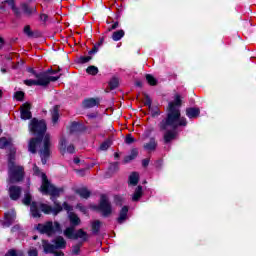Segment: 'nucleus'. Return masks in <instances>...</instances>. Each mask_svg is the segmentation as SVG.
I'll return each instance as SVG.
<instances>
[{"instance_id":"8","label":"nucleus","mask_w":256,"mask_h":256,"mask_svg":"<svg viewBox=\"0 0 256 256\" xmlns=\"http://www.w3.org/2000/svg\"><path fill=\"white\" fill-rule=\"evenodd\" d=\"M5 5H9L16 17H21V10L15 6V0H0V9H5Z\"/></svg>"},{"instance_id":"35","label":"nucleus","mask_w":256,"mask_h":256,"mask_svg":"<svg viewBox=\"0 0 256 256\" xmlns=\"http://www.w3.org/2000/svg\"><path fill=\"white\" fill-rule=\"evenodd\" d=\"M111 147V142L110 141H105L100 145L101 151H107V149Z\"/></svg>"},{"instance_id":"58","label":"nucleus","mask_w":256,"mask_h":256,"mask_svg":"<svg viewBox=\"0 0 256 256\" xmlns=\"http://www.w3.org/2000/svg\"><path fill=\"white\" fill-rule=\"evenodd\" d=\"M115 199H116V201H118L119 199H121V197H119V196H116V198H115Z\"/></svg>"},{"instance_id":"42","label":"nucleus","mask_w":256,"mask_h":256,"mask_svg":"<svg viewBox=\"0 0 256 256\" xmlns=\"http://www.w3.org/2000/svg\"><path fill=\"white\" fill-rule=\"evenodd\" d=\"M81 63H89L91 61V56H83L80 58Z\"/></svg>"},{"instance_id":"47","label":"nucleus","mask_w":256,"mask_h":256,"mask_svg":"<svg viewBox=\"0 0 256 256\" xmlns=\"http://www.w3.org/2000/svg\"><path fill=\"white\" fill-rule=\"evenodd\" d=\"M33 171H34L35 175L41 174V172L39 171V167H37V165L34 166Z\"/></svg>"},{"instance_id":"17","label":"nucleus","mask_w":256,"mask_h":256,"mask_svg":"<svg viewBox=\"0 0 256 256\" xmlns=\"http://www.w3.org/2000/svg\"><path fill=\"white\" fill-rule=\"evenodd\" d=\"M144 149H146V151H155L157 149L155 138H151L150 141L144 145Z\"/></svg>"},{"instance_id":"24","label":"nucleus","mask_w":256,"mask_h":256,"mask_svg":"<svg viewBox=\"0 0 256 256\" xmlns=\"http://www.w3.org/2000/svg\"><path fill=\"white\" fill-rule=\"evenodd\" d=\"M143 195V187L138 186L133 194L132 200L133 201H139Z\"/></svg>"},{"instance_id":"1","label":"nucleus","mask_w":256,"mask_h":256,"mask_svg":"<svg viewBox=\"0 0 256 256\" xmlns=\"http://www.w3.org/2000/svg\"><path fill=\"white\" fill-rule=\"evenodd\" d=\"M181 96L179 94L175 95L174 101L170 102L168 105L167 117L162 120L159 124L160 131H163L164 143H171L177 139L178 127H187V118L181 116Z\"/></svg>"},{"instance_id":"31","label":"nucleus","mask_w":256,"mask_h":256,"mask_svg":"<svg viewBox=\"0 0 256 256\" xmlns=\"http://www.w3.org/2000/svg\"><path fill=\"white\" fill-rule=\"evenodd\" d=\"M146 81H147V83H149L151 86L157 85V79H155V77H153V75H151V74H147V75H146Z\"/></svg>"},{"instance_id":"23","label":"nucleus","mask_w":256,"mask_h":256,"mask_svg":"<svg viewBox=\"0 0 256 256\" xmlns=\"http://www.w3.org/2000/svg\"><path fill=\"white\" fill-rule=\"evenodd\" d=\"M125 37V31L124 30H118L113 32L112 39L113 41H121Z\"/></svg>"},{"instance_id":"18","label":"nucleus","mask_w":256,"mask_h":256,"mask_svg":"<svg viewBox=\"0 0 256 256\" xmlns=\"http://www.w3.org/2000/svg\"><path fill=\"white\" fill-rule=\"evenodd\" d=\"M77 195L81 196L83 199H88L91 196V192L87 188L76 189Z\"/></svg>"},{"instance_id":"61","label":"nucleus","mask_w":256,"mask_h":256,"mask_svg":"<svg viewBox=\"0 0 256 256\" xmlns=\"http://www.w3.org/2000/svg\"><path fill=\"white\" fill-rule=\"evenodd\" d=\"M103 42H100L99 45H101Z\"/></svg>"},{"instance_id":"48","label":"nucleus","mask_w":256,"mask_h":256,"mask_svg":"<svg viewBox=\"0 0 256 256\" xmlns=\"http://www.w3.org/2000/svg\"><path fill=\"white\" fill-rule=\"evenodd\" d=\"M63 207L66 211H71V206H69V204H67V202H64Z\"/></svg>"},{"instance_id":"29","label":"nucleus","mask_w":256,"mask_h":256,"mask_svg":"<svg viewBox=\"0 0 256 256\" xmlns=\"http://www.w3.org/2000/svg\"><path fill=\"white\" fill-rule=\"evenodd\" d=\"M137 155H139V152L137 151V149L132 150L131 155L127 156L124 159V162L129 163V161H133V159H135V157H137Z\"/></svg>"},{"instance_id":"6","label":"nucleus","mask_w":256,"mask_h":256,"mask_svg":"<svg viewBox=\"0 0 256 256\" xmlns=\"http://www.w3.org/2000/svg\"><path fill=\"white\" fill-rule=\"evenodd\" d=\"M34 73L39 87H47L49 83L58 81L60 76H51L49 72Z\"/></svg>"},{"instance_id":"46","label":"nucleus","mask_w":256,"mask_h":256,"mask_svg":"<svg viewBox=\"0 0 256 256\" xmlns=\"http://www.w3.org/2000/svg\"><path fill=\"white\" fill-rule=\"evenodd\" d=\"M149 161H150L149 158L142 160L143 167H147L149 165Z\"/></svg>"},{"instance_id":"51","label":"nucleus","mask_w":256,"mask_h":256,"mask_svg":"<svg viewBox=\"0 0 256 256\" xmlns=\"http://www.w3.org/2000/svg\"><path fill=\"white\" fill-rule=\"evenodd\" d=\"M3 45H5V41L0 37V49H3Z\"/></svg>"},{"instance_id":"27","label":"nucleus","mask_w":256,"mask_h":256,"mask_svg":"<svg viewBox=\"0 0 256 256\" xmlns=\"http://www.w3.org/2000/svg\"><path fill=\"white\" fill-rule=\"evenodd\" d=\"M100 229H101V222L98 220L94 221L92 223V233H94V235H97Z\"/></svg>"},{"instance_id":"49","label":"nucleus","mask_w":256,"mask_h":256,"mask_svg":"<svg viewBox=\"0 0 256 256\" xmlns=\"http://www.w3.org/2000/svg\"><path fill=\"white\" fill-rule=\"evenodd\" d=\"M73 254H74V255H79V246H74V248H73Z\"/></svg>"},{"instance_id":"50","label":"nucleus","mask_w":256,"mask_h":256,"mask_svg":"<svg viewBox=\"0 0 256 256\" xmlns=\"http://www.w3.org/2000/svg\"><path fill=\"white\" fill-rule=\"evenodd\" d=\"M40 19L41 21H47V14H41Z\"/></svg>"},{"instance_id":"44","label":"nucleus","mask_w":256,"mask_h":256,"mask_svg":"<svg viewBox=\"0 0 256 256\" xmlns=\"http://www.w3.org/2000/svg\"><path fill=\"white\" fill-rule=\"evenodd\" d=\"M67 153H75V146H73V145L68 146Z\"/></svg>"},{"instance_id":"9","label":"nucleus","mask_w":256,"mask_h":256,"mask_svg":"<svg viewBox=\"0 0 256 256\" xmlns=\"http://www.w3.org/2000/svg\"><path fill=\"white\" fill-rule=\"evenodd\" d=\"M42 247L46 253H54L55 256H63V252H55V245L49 243L47 240L42 241Z\"/></svg>"},{"instance_id":"53","label":"nucleus","mask_w":256,"mask_h":256,"mask_svg":"<svg viewBox=\"0 0 256 256\" xmlns=\"http://www.w3.org/2000/svg\"><path fill=\"white\" fill-rule=\"evenodd\" d=\"M89 53H97V47L94 46V48Z\"/></svg>"},{"instance_id":"52","label":"nucleus","mask_w":256,"mask_h":256,"mask_svg":"<svg viewBox=\"0 0 256 256\" xmlns=\"http://www.w3.org/2000/svg\"><path fill=\"white\" fill-rule=\"evenodd\" d=\"M74 163L76 165H79V163H81V160L79 158H74Z\"/></svg>"},{"instance_id":"16","label":"nucleus","mask_w":256,"mask_h":256,"mask_svg":"<svg viewBox=\"0 0 256 256\" xmlns=\"http://www.w3.org/2000/svg\"><path fill=\"white\" fill-rule=\"evenodd\" d=\"M54 247L56 249H65L66 245H67V242L65 241V239L61 236L57 237L55 240H54Z\"/></svg>"},{"instance_id":"14","label":"nucleus","mask_w":256,"mask_h":256,"mask_svg":"<svg viewBox=\"0 0 256 256\" xmlns=\"http://www.w3.org/2000/svg\"><path fill=\"white\" fill-rule=\"evenodd\" d=\"M127 213H129V207L124 206L122 207L119 217L117 219L118 223H125V221H127Z\"/></svg>"},{"instance_id":"19","label":"nucleus","mask_w":256,"mask_h":256,"mask_svg":"<svg viewBox=\"0 0 256 256\" xmlns=\"http://www.w3.org/2000/svg\"><path fill=\"white\" fill-rule=\"evenodd\" d=\"M89 235L83 229H79L74 236V239H82V241H87Z\"/></svg>"},{"instance_id":"12","label":"nucleus","mask_w":256,"mask_h":256,"mask_svg":"<svg viewBox=\"0 0 256 256\" xmlns=\"http://www.w3.org/2000/svg\"><path fill=\"white\" fill-rule=\"evenodd\" d=\"M17 215L15 214V211H11L8 213H5L4 215V227H10V225H13L15 223V218Z\"/></svg>"},{"instance_id":"32","label":"nucleus","mask_w":256,"mask_h":256,"mask_svg":"<svg viewBox=\"0 0 256 256\" xmlns=\"http://www.w3.org/2000/svg\"><path fill=\"white\" fill-rule=\"evenodd\" d=\"M86 72L88 73V75H97V73H99V68L95 66H89L86 69Z\"/></svg>"},{"instance_id":"56","label":"nucleus","mask_w":256,"mask_h":256,"mask_svg":"<svg viewBox=\"0 0 256 256\" xmlns=\"http://www.w3.org/2000/svg\"><path fill=\"white\" fill-rule=\"evenodd\" d=\"M2 73H7V70L5 68L1 69Z\"/></svg>"},{"instance_id":"59","label":"nucleus","mask_w":256,"mask_h":256,"mask_svg":"<svg viewBox=\"0 0 256 256\" xmlns=\"http://www.w3.org/2000/svg\"><path fill=\"white\" fill-rule=\"evenodd\" d=\"M3 133V130H1V128H0V135Z\"/></svg>"},{"instance_id":"10","label":"nucleus","mask_w":256,"mask_h":256,"mask_svg":"<svg viewBox=\"0 0 256 256\" xmlns=\"http://www.w3.org/2000/svg\"><path fill=\"white\" fill-rule=\"evenodd\" d=\"M31 104L25 103L21 106V119L27 121V119H31Z\"/></svg>"},{"instance_id":"25","label":"nucleus","mask_w":256,"mask_h":256,"mask_svg":"<svg viewBox=\"0 0 256 256\" xmlns=\"http://www.w3.org/2000/svg\"><path fill=\"white\" fill-rule=\"evenodd\" d=\"M7 147H11V139L6 137L0 138V149H7Z\"/></svg>"},{"instance_id":"36","label":"nucleus","mask_w":256,"mask_h":256,"mask_svg":"<svg viewBox=\"0 0 256 256\" xmlns=\"http://www.w3.org/2000/svg\"><path fill=\"white\" fill-rule=\"evenodd\" d=\"M125 143H127V145H131V143H135V138H133L131 134H127L125 138Z\"/></svg>"},{"instance_id":"20","label":"nucleus","mask_w":256,"mask_h":256,"mask_svg":"<svg viewBox=\"0 0 256 256\" xmlns=\"http://www.w3.org/2000/svg\"><path fill=\"white\" fill-rule=\"evenodd\" d=\"M84 107H87L88 109H91V107H96V105H99V102L95 98L87 99L83 102Z\"/></svg>"},{"instance_id":"7","label":"nucleus","mask_w":256,"mask_h":256,"mask_svg":"<svg viewBox=\"0 0 256 256\" xmlns=\"http://www.w3.org/2000/svg\"><path fill=\"white\" fill-rule=\"evenodd\" d=\"M99 209L104 217H109L113 213L111 202H109V198L105 194L100 197Z\"/></svg>"},{"instance_id":"30","label":"nucleus","mask_w":256,"mask_h":256,"mask_svg":"<svg viewBox=\"0 0 256 256\" xmlns=\"http://www.w3.org/2000/svg\"><path fill=\"white\" fill-rule=\"evenodd\" d=\"M108 85L111 91H113V89H117V87H119V79L112 78Z\"/></svg>"},{"instance_id":"38","label":"nucleus","mask_w":256,"mask_h":256,"mask_svg":"<svg viewBox=\"0 0 256 256\" xmlns=\"http://www.w3.org/2000/svg\"><path fill=\"white\" fill-rule=\"evenodd\" d=\"M28 256H39V252L37 251V248L31 247L28 250Z\"/></svg>"},{"instance_id":"2","label":"nucleus","mask_w":256,"mask_h":256,"mask_svg":"<svg viewBox=\"0 0 256 256\" xmlns=\"http://www.w3.org/2000/svg\"><path fill=\"white\" fill-rule=\"evenodd\" d=\"M29 130L34 135H38L41 138H31L28 143V150L30 153H39L43 165L47 163L51 155V135L45 134L47 131V124L45 120H38L33 118L30 121Z\"/></svg>"},{"instance_id":"21","label":"nucleus","mask_w":256,"mask_h":256,"mask_svg":"<svg viewBox=\"0 0 256 256\" xmlns=\"http://www.w3.org/2000/svg\"><path fill=\"white\" fill-rule=\"evenodd\" d=\"M52 115V123L55 125L57 121H59V106H54L51 112Z\"/></svg>"},{"instance_id":"33","label":"nucleus","mask_w":256,"mask_h":256,"mask_svg":"<svg viewBox=\"0 0 256 256\" xmlns=\"http://www.w3.org/2000/svg\"><path fill=\"white\" fill-rule=\"evenodd\" d=\"M24 85H27L28 87H33V85L39 86L37 83V79L36 80H33V79L24 80Z\"/></svg>"},{"instance_id":"39","label":"nucleus","mask_w":256,"mask_h":256,"mask_svg":"<svg viewBox=\"0 0 256 256\" xmlns=\"http://www.w3.org/2000/svg\"><path fill=\"white\" fill-rule=\"evenodd\" d=\"M24 33L28 37H33V32L31 31V26L27 25L24 27Z\"/></svg>"},{"instance_id":"3","label":"nucleus","mask_w":256,"mask_h":256,"mask_svg":"<svg viewBox=\"0 0 256 256\" xmlns=\"http://www.w3.org/2000/svg\"><path fill=\"white\" fill-rule=\"evenodd\" d=\"M40 175L42 177V185L40 187V191L45 195H51V199L52 201H54V208L47 204L32 202L30 206V213L34 218L41 217V211L46 215H49L51 213H53V215H57L58 213H61V211H63V206L55 201V197H59V195L63 193V188H57L53 184H51V182H49V180L47 179V175H45V173H40Z\"/></svg>"},{"instance_id":"54","label":"nucleus","mask_w":256,"mask_h":256,"mask_svg":"<svg viewBox=\"0 0 256 256\" xmlns=\"http://www.w3.org/2000/svg\"><path fill=\"white\" fill-rule=\"evenodd\" d=\"M78 173H79V175H80L81 177H83V173H85V170H80V171H78Z\"/></svg>"},{"instance_id":"13","label":"nucleus","mask_w":256,"mask_h":256,"mask_svg":"<svg viewBox=\"0 0 256 256\" xmlns=\"http://www.w3.org/2000/svg\"><path fill=\"white\" fill-rule=\"evenodd\" d=\"M20 7H21L23 13H25V15L31 16V15H33V13H37V8L31 7L27 3H22L20 5Z\"/></svg>"},{"instance_id":"57","label":"nucleus","mask_w":256,"mask_h":256,"mask_svg":"<svg viewBox=\"0 0 256 256\" xmlns=\"http://www.w3.org/2000/svg\"><path fill=\"white\" fill-rule=\"evenodd\" d=\"M3 97V90L0 89V99Z\"/></svg>"},{"instance_id":"40","label":"nucleus","mask_w":256,"mask_h":256,"mask_svg":"<svg viewBox=\"0 0 256 256\" xmlns=\"http://www.w3.org/2000/svg\"><path fill=\"white\" fill-rule=\"evenodd\" d=\"M24 205H31V194H26L23 199Z\"/></svg>"},{"instance_id":"41","label":"nucleus","mask_w":256,"mask_h":256,"mask_svg":"<svg viewBox=\"0 0 256 256\" xmlns=\"http://www.w3.org/2000/svg\"><path fill=\"white\" fill-rule=\"evenodd\" d=\"M117 27H119V22H114V23L111 25V27H109V28L107 29V31L111 32V31L117 29Z\"/></svg>"},{"instance_id":"15","label":"nucleus","mask_w":256,"mask_h":256,"mask_svg":"<svg viewBox=\"0 0 256 256\" xmlns=\"http://www.w3.org/2000/svg\"><path fill=\"white\" fill-rule=\"evenodd\" d=\"M201 113L199 108H188L186 110V115L189 117V119H195L197 116Z\"/></svg>"},{"instance_id":"45","label":"nucleus","mask_w":256,"mask_h":256,"mask_svg":"<svg viewBox=\"0 0 256 256\" xmlns=\"http://www.w3.org/2000/svg\"><path fill=\"white\" fill-rule=\"evenodd\" d=\"M75 129H79V124L76 122L72 123L70 130L74 131Z\"/></svg>"},{"instance_id":"43","label":"nucleus","mask_w":256,"mask_h":256,"mask_svg":"<svg viewBox=\"0 0 256 256\" xmlns=\"http://www.w3.org/2000/svg\"><path fill=\"white\" fill-rule=\"evenodd\" d=\"M59 71H61V70L60 69H58V70L50 69V70L46 71V73H48V75H55L56 73H59Z\"/></svg>"},{"instance_id":"4","label":"nucleus","mask_w":256,"mask_h":256,"mask_svg":"<svg viewBox=\"0 0 256 256\" xmlns=\"http://www.w3.org/2000/svg\"><path fill=\"white\" fill-rule=\"evenodd\" d=\"M8 169V183H19V181H23V177H25V168L15 164V154L9 156Z\"/></svg>"},{"instance_id":"34","label":"nucleus","mask_w":256,"mask_h":256,"mask_svg":"<svg viewBox=\"0 0 256 256\" xmlns=\"http://www.w3.org/2000/svg\"><path fill=\"white\" fill-rule=\"evenodd\" d=\"M66 146H67V140H65V138H61V140H60L61 153H65Z\"/></svg>"},{"instance_id":"37","label":"nucleus","mask_w":256,"mask_h":256,"mask_svg":"<svg viewBox=\"0 0 256 256\" xmlns=\"http://www.w3.org/2000/svg\"><path fill=\"white\" fill-rule=\"evenodd\" d=\"M24 97H25V93H23L22 91H18L15 93V99L17 101H23Z\"/></svg>"},{"instance_id":"5","label":"nucleus","mask_w":256,"mask_h":256,"mask_svg":"<svg viewBox=\"0 0 256 256\" xmlns=\"http://www.w3.org/2000/svg\"><path fill=\"white\" fill-rule=\"evenodd\" d=\"M36 229L40 233L52 237L55 233H61V224H59V222L48 221L44 224H38Z\"/></svg>"},{"instance_id":"55","label":"nucleus","mask_w":256,"mask_h":256,"mask_svg":"<svg viewBox=\"0 0 256 256\" xmlns=\"http://www.w3.org/2000/svg\"><path fill=\"white\" fill-rule=\"evenodd\" d=\"M114 157H115L116 159H119V153L116 152V153L114 154Z\"/></svg>"},{"instance_id":"11","label":"nucleus","mask_w":256,"mask_h":256,"mask_svg":"<svg viewBox=\"0 0 256 256\" xmlns=\"http://www.w3.org/2000/svg\"><path fill=\"white\" fill-rule=\"evenodd\" d=\"M8 193H9L10 199H12V201H17V199H19V197H21V187L10 186Z\"/></svg>"},{"instance_id":"28","label":"nucleus","mask_w":256,"mask_h":256,"mask_svg":"<svg viewBox=\"0 0 256 256\" xmlns=\"http://www.w3.org/2000/svg\"><path fill=\"white\" fill-rule=\"evenodd\" d=\"M64 235L65 237H67L68 239H75V229L74 228H67L64 231Z\"/></svg>"},{"instance_id":"22","label":"nucleus","mask_w":256,"mask_h":256,"mask_svg":"<svg viewBox=\"0 0 256 256\" xmlns=\"http://www.w3.org/2000/svg\"><path fill=\"white\" fill-rule=\"evenodd\" d=\"M69 220L71 225H74V227H77L81 223V219H79V216L75 213H70Z\"/></svg>"},{"instance_id":"26","label":"nucleus","mask_w":256,"mask_h":256,"mask_svg":"<svg viewBox=\"0 0 256 256\" xmlns=\"http://www.w3.org/2000/svg\"><path fill=\"white\" fill-rule=\"evenodd\" d=\"M129 183L130 185H137V183H139V174L137 172H133L129 176Z\"/></svg>"},{"instance_id":"60","label":"nucleus","mask_w":256,"mask_h":256,"mask_svg":"<svg viewBox=\"0 0 256 256\" xmlns=\"http://www.w3.org/2000/svg\"><path fill=\"white\" fill-rule=\"evenodd\" d=\"M34 239H37V236H34Z\"/></svg>"}]
</instances>
